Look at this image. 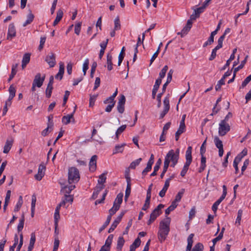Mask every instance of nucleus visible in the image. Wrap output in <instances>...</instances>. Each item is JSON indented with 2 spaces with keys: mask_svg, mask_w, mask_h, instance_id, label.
Masks as SVG:
<instances>
[{
  "mask_svg": "<svg viewBox=\"0 0 251 251\" xmlns=\"http://www.w3.org/2000/svg\"><path fill=\"white\" fill-rule=\"evenodd\" d=\"M170 223L171 218L169 217H166L160 223L158 237L159 241L161 243L165 240L169 233Z\"/></svg>",
  "mask_w": 251,
  "mask_h": 251,
  "instance_id": "1",
  "label": "nucleus"
},
{
  "mask_svg": "<svg viewBox=\"0 0 251 251\" xmlns=\"http://www.w3.org/2000/svg\"><path fill=\"white\" fill-rule=\"evenodd\" d=\"M80 175L78 170L75 167H71L68 170V182L70 184L76 183L79 180Z\"/></svg>",
  "mask_w": 251,
  "mask_h": 251,
  "instance_id": "2",
  "label": "nucleus"
},
{
  "mask_svg": "<svg viewBox=\"0 0 251 251\" xmlns=\"http://www.w3.org/2000/svg\"><path fill=\"white\" fill-rule=\"evenodd\" d=\"M179 158V150L177 149L176 152L173 150H171L165 156L164 163L167 162L168 166L170 162L178 161Z\"/></svg>",
  "mask_w": 251,
  "mask_h": 251,
  "instance_id": "3",
  "label": "nucleus"
},
{
  "mask_svg": "<svg viewBox=\"0 0 251 251\" xmlns=\"http://www.w3.org/2000/svg\"><path fill=\"white\" fill-rule=\"evenodd\" d=\"M164 205L162 204H159L151 213L150 218L148 221V225H151L161 214V209L163 208Z\"/></svg>",
  "mask_w": 251,
  "mask_h": 251,
  "instance_id": "4",
  "label": "nucleus"
},
{
  "mask_svg": "<svg viewBox=\"0 0 251 251\" xmlns=\"http://www.w3.org/2000/svg\"><path fill=\"white\" fill-rule=\"evenodd\" d=\"M218 133L220 136L225 135L230 129V126L228 123L221 121L219 125Z\"/></svg>",
  "mask_w": 251,
  "mask_h": 251,
  "instance_id": "5",
  "label": "nucleus"
},
{
  "mask_svg": "<svg viewBox=\"0 0 251 251\" xmlns=\"http://www.w3.org/2000/svg\"><path fill=\"white\" fill-rule=\"evenodd\" d=\"M192 148L191 146H189L187 149L185 154L186 162L184 165V168H186L188 169L190 165L191 164L192 160Z\"/></svg>",
  "mask_w": 251,
  "mask_h": 251,
  "instance_id": "6",
  "label": "nucleus"
},
{
  "mask_svg": "<svg viewBox=\"0 0 251 251\" xmlns=\"http://www.w3.org/2000/svg\"><path fill=\"white\" fill-rule=\"evenodd\" d=\"M164 109L160 114V119H162L165 115L168 112L170 109L169 98L166 97L163 100Z\"/></svg>",
  "mask_w": 251,
  "mask_h": 251,
  "instance_id": "7",
  "label": "nucleus"
},
{
  "mask_svg": "<svg viewBox=\"0 0 251 251\" xmlns=\"http://www.w3.org/2000/svg\"><path fill=\"white\" fill-rule=\"evenodd\" d=\"M45 75H44L42 77H41V75L40 73H37L34 77V79L33 81V83L36 85L37 87H41L43 82L45 80Z\"/></svg>",
  "mask_w": 251,
  "mask_h": 251,
  "instance_id": "8",
  "label": "nucleus"
},
{
  "mask_svg": "<svg viewBox=\"0 0 251 251\" xmlns=\"http://www.w3.org/2000/svg\"><path fill=\"white\" fill-rule=\"evenodd\" d=\"M45 166L43 164H40L38 167V173L35 175V178L38 181L41 180L45 175Z\"/></svg>",
  "mask_w": 251,
  "mask_h": 251,
  "instance_id": "9",
  "label": "nucleus"
},
{
  "mask_svg": "<svg viewBox=\"0 0 251 251\" xmlns=\"http://www.w3.org/2000/svg\"><path fill=\"white\" fill-rule=\"evenodd\" d=\"M216 147L219 149V155L222 157L224 154L223 145L222 141L218 137H215L214 140Z\"/></svg>",
  "mask_w": 251,
  "mask_h": 251,
  "instance_id": "10",
  "label": "nucleus"
},
{
  "mask_svg": "<svg viewBox=\"0 0 251 251\" xmlns=\"http://www.w3.org/2000/svg\"><path fill=\"white\" fill-rule=\"evenodd\" d=\"M45 61L50 67H53L56 64L55 54L53 52L49 53L46 56Z\"/></svg>",
  "mask_w": 251,
  "mask_h": 251,
  "instance_id": "11",
  "label": "nucleus"
},
{
  "mask_svg": "<svg viewBox=\"0 0 251 251\" xmlns=\"http://www.w3.org/2000/svg\"><path fill=\"white\" fill-rule=\"evenodd\" d=\"M192 26V22L191 19L188 20L187 22L186 25L183 27L180 32L177 33L178 35H180L182 37L184 35H186L189 31Z\"/></svg>",
  "mask_w": 251,
  "mask_h": 251,
  "instance_id": "12",
  "label": "nucleus"
},
{
  "mask_svg": "<svg viewBox=\"0 0 251 251\" xmlns=\"http://www.w3.org/2000/svg\"><path fill=\"white\" fill-rule=\"evenodd\" d=\"M16 35V28L13 23L9 25L8 33L7 35V40H11L12 38L15 37Z\"/></svg>",
  "mask_w": 251,
  "mask_h": 251,
  "instance_id": "13",
  "label": "nucleus"
},
{
  "mask_svg": "<svg viewBox=\"0 0 251 251\" xmlns=\"http://www.w3.org/2000/svg\"><path fill=\"white\" fill-rule=\"evenodd\" d=\"M75 188V185H65L62 187L61 192L64 196H70V193Z\"/></svg>",
  "mask_w": 251,
  "mask_h": 251,
  "instance_id": "14",
  "label": "nucleus"
},
{
  "mask_svg": "<svg viewBox=\"0 0 251 251\" xmlns=\"http://www.w3.org/2000/svg\"><path fill=\"white\" fill-rule=\"evenodd\" d=\"M124 213H122L118 216V217L114 220L111 226V227L108 230V232L111 233L114 231V230L116 228L118 225L119 224L120 221L122 220L123 216H124Z\"/></svg>",
  "mask_w": 251,
  "mask_h": 251,
  "instance_id": "15",
  "label": "nucleus"
},
{
  "mask_svg": "<svg viewBox=\"0 0 251 251\" xmlns=\"http://www.w3.org/2000/svg\"><path fill=\"white\" fill-rule=\"evenodd\" d=\"M97 156L96 155H93L89 162V169L91 172H94L97 168Z\"/></svg>",
  "mask_w": 251,
  "mask_h": 251,
  "instance_id": "16",
  "label": "nucleus"
},
{
  "mask_svg": "<svg viewBox=\"0 0 251 251\" xmlns=\"http://www.w3.org/2000/svg\"><path fill=\"white\" fill-rule=\"evenodd\" d=\"M205 8L202 5L195 9L194 13L191 16V19L195 20L196 18L199 17L200 15L203 12Z\"/></svg>",
  "mask_w": 251,
  "mask_h": 251,
  "instance_id": "17",
  "label": "nucleus"
},
{
  "mask_svg": "<svg viewBox=\"0 0 251 251\" xmlns=\"http://www.w3.org/2000/svg\"><path fill=\"white\" fill-rule=\"evenodd\" d=\"M106 176L104 173L100 175L99 177V179L98 180V183L99 184V186H97L98 188H99V191L102 190L104 188L103 183L106 181Z\"/></svg>",
  "mask_w": 251,
  "mask_h": 251,
  "instance_id": "18",
  "label": "nucleus"
},
{
  "mask_svg": "<svg viewBox=\"0 0 251 251\" xmlns=\"http://www.w3.org/2000/svg\"><path fill=\"white\" fill-rule=\"evenodd\" d=\"M64 73V66L63 63H60L58 73L55 75V78L61 80Z\"/></svg>",
  "mask_w": 251,
  "mask_h": 251,
  "instance_id": "19",
  "label": "nucleus"
},
{
  "mask_svg": "<svg viewBox=\"0 0 251 251\" xmlns=\"http://www.w3.org/2000/svg\"><path fill=\"white\" fill-rule=\"evenodd\" d=\"M75 112V110H74L72 114H68L66 116H63L62 119V123L65 125H67L71 122V119L74 120L73 116Z\"/></svg>",
  "mask_w": 251,
  "mask_h": 251,
  "instance_id": "20",
  "label": "nucleus"
},
{
  "mask_svg": "<svg viewBox=\"0 0 251 251\" xmlns=\"http://www.w3.org/2000/svg\"><path fill=\"white\" fill-rule=\"evenodd\" d=\"M13 144L12 140H7L3 147V152L4 153H7L10 151Z\"/></svg>",
  "mask_w": 251,
  "mask_h": 251,
  "instance_id": "21",
  "label": "nucleus"
},
{
  "mask_svg": "<svg viewBox=\"0 0 251 251\" xmlns=\"http://www.w3.org/2000/svg\"><path fill=\"white\" fill-rule=\"evenodd\" d=\"M105 66H107L108 71H111L113 69L112 56L110 53L107 54L106 65Z\"/></svg>",
  "mask_w": 251,
  "mask_h": 251,
  "instance_id": "22",
  "label": "nucleus"
},
{
  "mask_svg": "<svg viewBox=\"0 0 251 251\" xmlns=\"http://www.w3.org/2000/svg\"><path fill=\"white\" fill-rule=\"evenodd\" d=\"M194 234L193 233L190 234L187 238V246L186 247V251H192V247L193 246V238Z\"/></svg>",
  "mask_w": 251,
  "mask_h": 251,
  "instance_id": "23",
  "label": "nucleus"
},
{
  "mask_svg": "<svg viewBox=\"0 0 251 251\" xmlns=\"http://www.w3.org/2000/svg\"><path fill=\"white\" fill-rule=\"evenodd\" d=\"M63 15V11L61 10H59L57 12L56 17L55 20L53 22V25L55 26L58 23L60 22V21L62 18Z\"/></svg>",
  "mask_w": 251,
  "mask_h": 251,
  "instance_id": "24",
  "label": "nucleus"
},
{
  "mask_svg": "<svg viewBox=\"0 0 251 251\" xmlns=\"http://www.w3.org/2000/svg\"><path fill=\"white\" fill-rule=\"evenodd\" d=\"M30 58V54L29 53H25L24 54L22 59V67L24 69L26 65L29 62Z\"/></svg>",
  "mask_w": 251,
  "mask_h": 251,
  "instance_id": "25",
  "label": "nucleus"
},
{
  "mask_svg": "<svg viewBox=\"0 0 251 251\" xmlns=\"http://www.w3.org/2000/svg\"><path fill=\"white\" fill-rule=\"evenodd\" d=\"M126 145V144L125 143L116 145L113 150V154L122 153L124 151V147Z\"/></svg>",
  "mask_w": 251,
  "mask_h": 251,
  "instance_id": "26",
  "label": "nucleus"
},
{
  "mask_svg": "<svg viewBox=\"0 0 251 251\" xmlns=\"http://www.w3.org/2000/svg\"><path fill=\"white\" fill-rule=\"evenodd\" d=\"M141 244V240L139 238H136L134 242L130 246L129 251H135V249L138 247Z\"/></svg>",
  "mask_w": 251,
  "mask_h": 251,
  "instance_id": "27",
  "label": "nucleus"
},
{
  "mask_svg": "<svg viewBox=\"0 0 251 251\" xmlns=\"http://www.w3.org/2000/svg\"><path fill=\"white\" fill-rule=\"evenodd\" d=\"M34 18V16L33 14L31 13V12H30L27 15V19L25 21V22L23 24V26L25 27L27 25L30 24L31 23V22L33 21Z\"/></svg>",
  "mask_w": 251,
  "mask_h": 251,
  "instance_id": "28",
  "label": "nucleus"
},
{
  "mask_svg": "<svg viewBox=\"0 0 251 251\" xmlns=\"http://www.w3.org/2000/svg\"><path fill=\"white\" fill-rule=\"evenodd\" d=\"M225 198L224 197V196H221L220 198L214 203L212 206V209L214 212L217 211L218 205L224 200Z\"/></svg>",
  "mask_w": 251,
  "mask_h": 251,
  "instance_id": "29",
  "label": "nucleus"
},
{
  "mask_svg": "<svg viewBox=\"0 0 251 251\" xmlns=\"http://www.w3.org/2000/svg\"><path fill=\"white\" fill-rule=\"evenodd\" d=\"M125 243V240L122 236L119 237L117 241V249L118 251H121Z\"/></svg>",
  "mask_w": 251,
  "mask_h": 251,
  "instance_id": "30",
  "label": "nucleus"
},
{
  "mask_svg": "<svg viewBox=\"0 0 251 251\" xmlns=\"http://www.w3.org/2000/svg\"><path fill=\"white\" fill-rule=\"evenodd\" d=\"M123 194L122 193H119L117 195L116 198L115 199L114 203L116 205H119V207H120V205L123 201Z\"/></svg>",
  "mask_w": 251,
  "mask_h": 251,
  "instance_id": "31",
  "label": "nucleus"
},
{
  "mask_svg": "<svg viewBox=\"0 0 251 251\" xmlns=\"http://www.w3.org/2000/svg\"><path fill=\"white\" fill-rule=\"evenodd\" d=\"M23 197H22V196H20L19 197L18 201L17 202L16 205L15 206L14 211L15 212H18L20 210V208L21 207V206L23 204Z\"/></svg>",
  "mask_w": 251,
  "mask_h": 251,
  "instance_id": "32",
  "label": "nucleus"
},
{
  "mask_svg": "<svg viewBox=\"0 0 251 251\" xmlns=\"http://www.w3.org/2000/svg\"><path fill=\"white\" fill-rule=\"evenodd\" d=\"M24 222H25V216L24 214H23L22 215V217L20 219L19 221V223L18 224V226H17V230L18 232H20L22 230L24 227Z\"/></svg>",
  "mask_w": 251,
  "mask_h": 251,
  "instance_id": "33",
  "label": "nucleus"
},
{
  "mask_svg": "<svg viewBox=\"0 0 251 251\" xmlns=\"http://www.w3.org/2000/svg\"><path fill=\"white\" fill-rule=\"evenodd\" d=\"M206 167V157L203 155L201 156V166L199 168V172H202Z\"/></svg>",
  "mask_w": 251,
  "mask_h": 251,
  "instance_id": "34",
  "label": "nucleus"
},
{
  "mask_svg": "<svg viewBox=\"0 0 251 251\" xmlns=\"http://www.w3.org/2000/svg\"><path fill=\"white\" fill-rule=\"evenodd\" d=\"M74 200V197L73 195H70V196H64L63 198L62 199L61 201L64 202V206H65V204L67 202H70L72 203Z\"/></svg>",
  "mask_w": 251,
  "mask_h": 251,
  "instance_id": "35",
  "label": "nucleus"
},
{
  "mask_svg": "<svg viewBox=\"0 0 251 251\" xmlns=\"http://www.w3.org/2000/svg\"><path fill=\"white\" fill-rule=\"evenodd\" d=\"M126 182H127V186L125 192V194H126V196L127 195H130L131 192V183H130V178L129 177H126Z\"/></svg>",
  "mask_w": 251,
  "mask_h": 251,
  "instance_id": "36",
  "label": "nucleus"
},
{
  "mask_svg": "<svg viewBox=\"0 0 251 251\" xmlns=\"http://www.w3.org/2000/svg\"><path fill=\"white\" fill-rule=\"evenodd\" d=\"M119 205H116L115 204H113V207L109 210V215L108 216H110V219L113 215H114L119 209Z\"/></svg>",
  "mask_w": 251,
  "mask_h": 251,
  "instance_id": "37",
  "label": "nucleus"
},
{
  "mask_svg": "<svg viewBox=\"0 0 251 251\" xmlns=\"http://www.w3.org/2000/svg\"><path fill=\"white\" fill-rule=\"evenodd\" d=\"M142 160V159L141 158H139L132 161L130 164L129 168L131 169H134L140 163Z\"/></svg>",
  "mask_w": 251,
  "mask_h": 251,
  "instance_id": "38",
  "label": "nucleus"
},
{
  "mask_svg": "<svg viewBox=\"0 0 251 251\" xmlns=\"http://www.w3.org/2000/svg\"><path fill=\"white\" fill-rule=\"evenodd\" d=\"M168 69V67L167 65H165L163 69L161 70L159 73V77L158 78H160L162 81V79L166 75V73Z\"/></svg>",
  "mask_w": 251,
  "mask_h": 251,
  "instance_id": "39",
  "label": "nucleus"
},
{
  "mask_svg": "<svg viewBox=\"0 0 251 251\" xmlns=\"http://www.w3.org/2000/svg\"><path fill=\"white\" fill-rule=\"evenodd\" d=\"M111 220V219H110V216H107L106 221L99 229L100 233L102 231H103L105 228V227L109 225V224Z\"/></svg>",
  "mask_w": 251,
  "mask_h": 251,
  "instance_id": "40",
  "label": "nucleus"
},
{
  "mask_svg": "<svg viewBox=\"0 0 251 251\" xmlns=\"http://www.w3.org/2000/svg\"><path fill=\"white\" fill-rule=\"evenodd\" d=\"M89 64V59L87 58L85 60L83 64V76L85 75L86 71L88 69V66Z\"/></svg>",
  "mask_w": 251,
  "mask_h": 251,
  "instance_id": "41",
  "label": "nucleus"
},
{
  "mask_svg": "<svg viewBox=\"0 0 251 251\" xmlns=\"http://www.w3.org/2000/svg\"><path fill=\"white\" fill-rule=\"evenodd\" d=\"M17 67V64H16L15 66H13L12 70H11V74L9 76V79H8L9 81H10L11 80H12L13 79V78L14 77V76L16 74Z\"/></svg>",
  "mask_w": 251,
  "mask_h": 251,
  "instance_id": "42",
  "label": "nucleus"
},
{
  "mask_svg": "<svg viewBox=\"0 0 251 251\" xmlns=\"http://www.w3.org/2000/svg\"><path fill=\"white\" fill-rule=\"evenodd\" d=\"M203 246L201 243H198L195 245L192 251H202Z\"/></svg>",
  "mask_w": 251,
  "mask_h": 251,
  "instance_id": "43",
  "label": "nucleus"
},
{
  "mask_svg": "<svg viewBox=\"0 0 251 251\" xmlns=\"http://www.w3.org/2000/svg\"><path fill=\"white\" fill-rule=\"evenodd\" d=\"M150 198L146 197L145 203L142 208V210L146 211L149 208L150 205Z\"/></svg>",
  "mask_w": 251,
  "mask_h": 251,
  "instance_id": "44",
  "label": "nucleus"
},
{
  "mask_svg": "<svg viewBox=\"0 0 251 251\" xmlns=\"http://www.w3.org/2000/svg\"><path fill=\"white\" fill-rule=\"evenodd\" d=\"M184 189H182L176 195V198H175V201H177V202H179L180 201L182 197V196L184 193Z\"/></svg>",
  "mask_w": 251,
  "mask_h": 251,
  "instance_id": "45",
  "label": "nucleus"
},
{
  "mask_svg": "<svg viewBox=\"0 0 251 251\" xmlns=\"http://www.w3.org/2000/svg\"><path fill=\"white\" fill-rule=\"evenodd\" d=\"M126 126L125 125H122L117 129L116 132V136L117 138H118L119 135L126 129Z\"/></svg>",
  "mask_w": 251,
  "mask_h": 251,
  "instance_id": "46",
  "label": "nucleus"
},
{
  "mask_svg": "<svg viewBox=\"0 0 251 251\" xmlns=\"http://www.w3.org/2000/svg\"><path fill=\"white\" fill-rule=\"evenodd\" d=\"M113 238V234L109 235L108 236V238H107V239L106 240L104 245H105L107 247H109L110 248H111V245L112 242Z\"/></svg>",
  "mask_w": 251,
  "mask_h": 251,
  "instance_id": "47",
  "label": "nucleus"
},
{
  "mask_svg": "<svg viewBox=\"0 0 251 251\" xmlns=\"http://www.w3.org/2000/svg\"><path fill=\"white\" fill-rule=\"evenodd\" d=\"M251 81V74L246 78L240 87V89L244 88Z\"/></svg>",
  "mask_w": 251,
  "mask_h": 251,
  "instance_id": "48",
  "label": "nucleus"
},
{
  "mask_svg": "<svg viewBox=\"0 0 251 251\" xmlns=\"http://www.w3.org/2000/svg\"><path fill=\"white\" fill-rule=\"evenodd\" d=\"M247 149L245 148L241 152L237 155L236 158L239 159L241 161L242 159L247 154Z\"/></svg>",
  "mask_w": 251,
  "mask_h": 251,
  "instance_id": "49",
  "label": "nucleus"
},
{
  "mask_svg": "<svg viewBox=\"0 0 251 251\" xmlns=\"http://www.w3.org/2000/svg\"><path fill=\"white\" fill-rule=\"evenodd\" d=\"M121 28V24L119 18H116L114 20V30H117Z\"/></svg>",
  "mask_w": 251,
  "mask_h": 251,
  "instance_id": "50",
  "label": "nucleus"
},
{
  "mask_svg": "<svg viewBox=\"0 0 251 251\" xmlns=\"http://www.w3.org/2000/svg\"><path fill=\"white\" fill-rule=\"evenodd\" d=\"M225 38V37H224V35L221 36L218 40V45L215 47L220 49L222 48L223 47V42Z\"/></svg>",
  "mask_w": 251,
  "mask_h": 251,
  "instance_id": "51",
  "label": "nucleus"
},
{
  "mask_svg": "<svg viewBox=\"0 0 251 251\" xmlns=\"http://www.w3.org/2000/svg\"><path fill=\"white\" fill-rule=\"evenodd\" d=\"M247 57H248V56H246V58L243 61H242L241 64H240L239 66H238L237 67L234 68V74H236V72H237L239 70H240V69L243 68L246 62Z\"/></svg>",
  "mask_w": 251,
  "mask_h": 251,
  "instance_id": "52",
  "label": "nucleus"
},
{
  "mask_svg": "<svg viewBox=\"0 0 251 251\" xmlns=\"http://www.w3.org/2000/svg\"><path fill=\"white\" fill-rule=\"evenodd\" d=\"M242 214H243V211L241 209H239L238 211L237 217L236 222H235L236 224H238V225H240V222L241 220V217L242 216Z\"/></svg>",
  "mask_w": 251,
  "mask_h": 251,
  "instance_id": "53",
  "label": "nucleus"
},
{
  "mask_svg": "<svg viewBox=\"0 0 251 251\" xmlns=\"http://www.w3.org/2000/svg\"><path fill=\"white\" fill-rule=\"evenodd\" d=\"M219 49H220L215 47L214 49L212 50L211 55L209 58V60L212 61L215 58L216 56L217 51Z\"/></svg>",
  "mask_w": 251,
  "mask_h": 251,
  "instance_id": "54",
  "label": "nucleus"
},
{
  "mask_svg": "<svg viewBox=\"0 0 251 251\" xmlns=\"http://www.w3.org/2000/svg\"><path fill=\"white\" fill-rule=\"evenodd\" d=\"M177 131L181 133H183L185 131V123H183V121H180L179 128Z\"/></svg>",
  "mask_w": 251,
  "mask_h": 251,
  "instance_id": "55",
  "label": "nucleus"
},
{
  "mask_svg": "<svg viewBox=\"0 0 251 251\" xmlns=\"http://www.w3.org/2000/svg\"><path fill=\"white\" fill-rule=\"evenodd\" d=\"M225 84V80L222 78L218 81L217 84L215 86V89L216 91H219L221 89V86Z\"/></svg>",
  "mask_w": 251,
  "mask_h": 251,
  "instance_id": "56",
  "label": "nucleus"
},
{
  "mask_svg": "<svg viewBox=\"0 0 251 251\" xmlns=\"http://www.w3.org/2000/svg\"><path fill=\"white\" fill-rule=\"evenodd\" d=\"M81 23L79 22L75 25V32L77 35H79L81 30Z\"/></svg>",
  "mask_w": 251,
  "mask_h": 251,
  "instance_id": "57",
  "label": "nucleus"
},
{
  "mask_svg": "<svg viewBox=\"0 0 251 251\" xmlns=\"http://www.w3.org/2000/svg\"><path fill=\"white\" fill-rule=\"evenodd\" d=\"M59 245V240L58 238L57 237L54 239L53 251H57L58 249Z\"/></svg>",
  "mask_w": 251,
  "mask_h": 251,
  "instance_id": "58",
  "label": "nucleus"
},
{
  "mask_svg": "<svg viewBox=\"0 0 251 251\" xmlns=\"http://www.w3.org/2000/svg\"><path fill=\"white\" fill-rule=\"evenodd\" d=\"M240 161H241L239 160V159L237 158L236 157L235 158V159L234 160L233 166L234 168H235L236 174H237L239 170H238V164Z\"/></svg>",
  "mask_w": 251,
  "mask_h": 251,
  "instance_id": "59",
  "label": "nucleus"
},
{
  "mask_svg": "<svg viewBox=\"0 0 251 251\" xmlns=\"http://www.w3.org/2000/svg\"><path fill=\"white\" fill-rule=\"evenodd\" d=\"M20 242L18 245L16 251H20L23 244V235L21 233L20 234Z\"/></svg>",
  "mask_w": 251,
  "mask_h": 251,
  "instance_id": "60",
  "label": "nucleus"
},
{
  "mask_svg": "<svg viewBox=\"0 0 251 251\" xmlns=\"http://www.w3.org/2000/svg\"><path fill=\"white\" fill-rule=\"evenodd\" d=\"M97 97V95L90 96V99H89V106L90 107H92L94 105Z\"/></svg>",
  "mask_w": 251,
  "mask_h": 251,
  "instance_id": "61",
  "label": "nucleus"
},
{
  "mask_svg": "<svg viewBox=\"0 0 251 251\" xmlns=\"http://www.w3.org/2000/svg\"><path fill=\"white\" fill-rule=\"evenodd\" d=\"M36 201V198L35 195H32L31 200V211L33 212L34 211L35 207V203Z\"/></svg>",
  "mask_w": 251,
  "mask_h": 251,
  "instance_id": "62",
  "label": "nucleus"
},
{
  "mask_svg": "<svg viewBox=\"0 0 251 251\" xmlns=\"http://www.w3.org/2000/svg\"><path fill=\"white\" fill-rule=\"evenodd\" d=\"M97 66V63L96 62H93L92 65L91 69V75H91V77H93V76H94L93 75H94V73L96 71V69Z\"/></svg>",
  "mask_w": 251,
  "mask_h": 251,
  "instance_id": "63",
  "label": "nucleus"
},
{
  "mask_svg": "<svg viewBox=\"0 0 251 251\" xmlns=\"http://www.w3.org/2000/svg\"><path fill=\"white\" fill-rule=\"evenodd\" d=\"M161 82L162 81L161 80L160 78H157L155 81L154 85H153V89L158 91Z\"/></svg>",
  "mask_w": 251,
  "mask_h": 251,
  "instance_id": "64",
  "label": "nucleus"
}]
</instances>
